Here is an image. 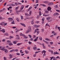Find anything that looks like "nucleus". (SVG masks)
Instances as JSON below:
<instances>
[{"instance_id": "obj_1", "label": "nucleus", "mask_w": 60, "mask_h": 60, "mask_svg": "<svg viewBox=\"0 0 60 60\" xmlns=\"http://www.w3.org/2000/svg\"><path fill=\"white\" fill-rule=\"evenodd\" d=\"M38 30H39V29L38 28H37L35 30V31L34 32V34H35V33H36L37 35H38V34H39V31H38Z\"/></svg>"}, {"instance_id": "obj_2", "label": "nucleus", "mask_w": 60, "mask_h": 60, "mask_svg": "<svg viewBox=\"0 0 60 60\" xmlns=\"http://www.w3.org/2000/svg\"><path fill=\"white\" fill-rule=\"evenodd\" d=\"M46 19L47 20L49 21V22H50L52 21V19H51V17H48L47 18H46Z\"/></svg>"}, {"instance_id": "obj_3", "label": "nucleus", "mask_w": 60, "mask_h": 60, "mask_svg": "<svg viewBox=\"0 0 60 60\" xmlns=\"http://www.w3.org/2000/svg\"><path fill=\"white\" fill-rule=\"evenodd\" d=\"M32 32V29H28L26 32V34H27V33H28L29 32Z\"/></svg>"}, {"instance_id": "obj_4", "label": "nucleus", "mask_w": 60, "mask_h": 60, "mask_svg": "<svg viewBox=\"0 0 60 60\" xmlns=\"http://www.w3.org/2000/svg\"><path fill=\"white\" fill-rule=\"evenodd\" d=\"M4 46H1L0 47V50L4 51Z\"/></svg>"}, {"instance_id": "obj_5", "label": "nucleus", "mask_w": 60, "mask_h": 60, "mask_svg": "<svg viewBox=\"0 0 60 60\" xmlns=\"http://www.w3.org/2000/svg\"><path fill=\"white\" fill-rule=\"evenodd\" d=\"M8 19L9 21H11V22L12 21H13V19L12 18H8Z\"/></svg>"}, {"instance_id": "obj_6", "label": "nucleus", "mask_w": 60, "mask_h": 60, "mask_svg": "<svg viewBox=\"0 0 60 60\" xmlns=\"http://www.w3.org/2000/svg\"><path fill=\"white\" fill-rule=\"evenodd\" d=\"M54 5V3L52 2L48 4L49 6H50V5Z\"/></svg>"}, {"instance_id": "obj_7", "label": "nucleus", "mask_w": 60, "mask_h": 60, "mask_svg": "<svg viewBox=\"0 0 60 60\" xmlns=\"http://www.w3.org/2000/svg\"><path fill=\"white\" fill-rule=\"evenodd\" d=\"M59 13H55L53 14V16H56V15H59Z\"/></svg>"}, {"instance_id": "obj_8", "label": "nucleus", "mask_w": 60, "mask_h": 60, "mask_svg": "<svg viewBox=\"0 0 60 60\" xmlns=\"http://www.w3.org/2000/svg\"><path fill=\"white\" fill-rule=\"evenodd\" d=\"M53 54L54 55H56V54L59 55V53H58L57 52H54L53 53Z\"/></svg>"}, {"instance_id": "obj_9", "label": "nucleus", "mask_w": 60, "mask_h": 60, "mask_svg": "<svg viewBox=\"0 0 60 60\" xmlns=\"http://www.w3.org/2000/svg\"><path fill=\"white\" fill-rule=\"evenodd\" d=\"M1 31L3 32V33H4L5 32V30L4 29H3L2 30H0V32H1Z\"/></svg>"}, {"instance_id": "obj_10", "label": "nucleus", "mask_w": 60, "mask_h": 60, "mask_svg": "<svg viewBox=\"0 0 60 60\" xmlns=\"http://www.w3.org/2000/svg\"><path fill=\"white\" fill-rule=\"evenodd\" d=\"M51 7H48L47 8V10L48 11H49L50 10H51Z\"/></svg>"}, {"instance_id": "obj_11", "label": "nucleus", "mask_w": 60, "mask_h": 60, "mask_svg": "<svg viewBox=\"0 0 60 60\" xmlns=\"http://www.w3.org/2000/svg\"><path fill=\"white\" fill-rule=\"evenodd\" d=\"M4 51H5V53H8V50H7V49H4Z\"/></svg>"}, {"instance_id": "obj_12", "label": "nucleus", "mask_w": 60, "mask_h": 60, "mask_svg": "<svg viewBox=\"0 0 60 60\" xmlns=\"http://www.w3.org/2000/svg\"><path fill=\"white\" fill-rule=\"evenodd\" d=\"M44 11H45V13H46L48 14V13H49V11H48L46 10V9H45L44 10Z\"/></svg>"}, {"instance_id": "obj_13", "label": "nucleus", "mask_w": 60, "mask_h": 60, "mask_svg": "<svg viewBox=\"0 0 60 60\" xmlns=\"http://www.w3.org/2000/svg\"><path fill=\"white\" fill-rule=\"evenodd\" d=\"M20 24L21 25H22V26H24V27H26V26L25 24L24 23H21Z\"/></svg>"}, {"instance_id": "obj_14", "label": "nucleus", "mask_w": 60, "mask_h": 60, "mask_svg": "<svg viewBox=\"0 0 60 60\" xmlns=\"http://www.w3.org/2000/svg\"><path fill=\"white\" fill-rule=\"evenodd\" d=\"M39 39L40 40V41H42V38L40 36L39 37Z\"/></svg>"}, {"instance_id": "obj_15", "label": "nucleus", "mask_w": 60, "mask_h": 60, "mask_svg": "<svg viewBox=\"0 0 60 60\" xmlns=\"http://www.w3.org/2000/svg\"><path fill=\"white\" fill-rule=\"evenodd\" d=\"M23 8H24V6L23 5L22 6H21V8L20 9V10L21 11L23 9Z\"/></svg>"}, {"instance_id": "obj_16", "label": "nucleus", "mask_w": 60, "mask_h": 60, "mask_svg": "<svg viewBox=\"0 0 60 60\" xmlns=\"http://www.w3.org/2000/svg\"><path fill=\"white\" fill-rule=\"evenodd\" d=\"M42 45L43 47V48H44V49H46V46H45V45H44V43H43L42 44Z\"/></svg>"}, {"instance_id": "obj_17", "label": "nucleus", "mask_w": 60, "mask_h": 60, "mask_svg": "<svg viewBox=\"0 0 60 60\" xmlns=\"http://www.w3.org/2000/svg\"><path fill=\"white\" fill-rule=\"evenodd\" d=\"M4 22H1L0 23V25L1 26H3V25H4Z\"/></svg>"}, {"instance_id": "obj_18", "label": "nucleus", "mask_w": 60, "mask_h": 60, "mask_svg": "<svg viewBox=\"0 0 60 60\" xmlns=\"http://www.w3.org/2000/svg\"><path fill=\"white\" fill-rule=\"evenodd\" d=\"M32 11H30V13H29V16H30V15H31V13H32Z\"/></svg>"}, {"instance_id": "obj_19", "label": "nucleus", "mask_w": 60, "mask_h": 60, "mask_svg": "<svg viewBox=\"0 0 60 60\" xmlns=\"http://www.w3.org/2000/svg\"><path fill=\"white\" fill-rule=\"evenodd\" d=\"M8 45L10 46H11V45H13V44H12V43H9V44Z\"/></svg>"}, {"instance_id": "obj_20", "label": "nucleus", "mask_w": 60, "mask_h": 60, "mask_svg": "<svg viewBox=\"0 0 60 60\" xmlns=\"http://www.w3.org/2000/svg\"><path fill=\"white\" fill-rule=\"evenodd\" d=\"M34 19H33L31 22V24L33 25V24H34Z\"/></svg>"}, {"instance_id": "obj_21", "label": "nucleus", "mask_w": 60, "mask_h": 60, "mask_svg": "<svg viewBox=\"0 0 60 60\" xmlns=\"http://www.w3.org/2000/svg\"><path fill=\"white\" fill-rule=\"evenodd\" d=\"M33 49H34V50H36V49H37V47H33Z\"/></svg>"}, {"instance_id": "obj_22", "label": "nucleus", "mask_w": 60, "mask_h": 60, "mask_svg": "<svg viewBox=\"0 0 60 60\" xmlns=\"http://www.w3.org/2000/svg\"><path fill=\"white\" fill-rule=\"evenodd\" d=\"M23 36L24 37V38H25V39L28 38V37L26 36L25 35H24Z\"/></svg>"}, {"instance_id": "obj_23", "label": "nucleus", "mask_w": 60, "mask_h": 60, "mask_svg": "<svg viewBox=\"0 0 60 60\" xmlns=\"http://www.w3.org/2000/svg\"><path fill=\"white\" fill-rule=\"evenodd\" d=\"M22 44V43H17V46H19V45H21V44Z\"/></svg>"}, {"instance_id": "obj_24", "label": "nucleus", "mask_w": 60, "mask_h": 60, "mask_svg": "<svg viewBox=\"0 0 60 60\" xmlns=\"http://www.w3.org/2000/svg\"><path fill=\"white\" fill-rule=\"evenodd\" d=\"M32 8V7H30L28 10V11H30V10H31V9Z\"/></svg>"}, {"instance_id": "obj_25", "label": "nucleus", "mask_w": 60, "mask_h": 60, "mask_svg": "<svg viewBox=\"0 0 60 60\" xmlns=\"http://www.w3.org/2000/svg\"><path fill=\"white\" fill-rule=\"evenodd\" d=\"M4 35H6V36H9V34H8L7 33H5L4 34Z\"/></svg>"}, {"instance_id": "obj_26", "label": "nucleus", "mask_w": 60, "mask_h": 60, "mask_svg": "<svg viewBox=\"0 0 60 60\" xmlns=\"http://www.w3.org/2000/svg\"><path fill=\"white\" fill-rule=\"evenodd\" d=\"M45 40H46L47 41H50V40L49 39V38H45Z\"/></svg>"}, {"instance_id": "obj_27", "label": "nucleus", "mask_w": 60, "mask_h": 60, "mask_svg": "<svg viewBox=\"0 0 60 60\" xmlns=\"http://www.w3.org/2000/svg\"><path fill=\"white\" fill-rule=\"evenodd\" d=\"M57 7H58V5H55L54 6V8H57Z\"/></svg>"}, {"instance_id": "obj_28", "label": "nucleus", "mask_w": 60, "mask_h": 60, "mask_svg": "<svg viewBox=\"0 0 60 60\" xmlns=\"http://www.w3.org/2000/svg\"><path fill=\"white\" fill-rule=\"evenodd\" d=\"M9 56H10L9 58H11L12 57V56L11 55V54H10Z\"/></svg>"}, {"instance_id": "obj_29", "label": "nucleus", "mask_w": 60, "mask_h": 60, "mask_svg": "<svg viewBox=\"0 0 60 60\" xmlns=\"http://www.w3.org/2000/svg\"><path fill=\"white\" fill-rule=\"evenodd\" d=\"M13 43L14 44H15L17 43V42L16 41H13Z\"/></svg>"}, {"instance_id": "obj_30", "label": "nucleus", "mask_w": 60, "mask_h": 60, "mask_svg": "<svg viewBox=\"0 0 60 60\" xmlns=\"http://www.w3.org/2000/svg\"><path fill=\"white\" fill-rule=\"evenodd\" d=\"M7 42L8 43H11V41L8 40L7 41Z\"/></svg>"}, {"instance_id": "obj_31", "label": "nucleus", "mask_w": 60, "mask_h": 60, "mask_svg": "<svg viewBox=\"0 0 60 60\" xmlns=\"http://www.w3.org/2000/svg\"><path fill=\"white\" fill-rule=\"evenodd\" d=\"M14 49H12V50H10L9 52H12L14 51Z\"/></svg>"}, {"instance_id": "obj_32", "label": "nucleus", "mask_w": 60, "mask_h": 60, "mask_svg": "<svg viewBox=\"0 0 60 60\" xmlns=\"http://www.w3.org/2000/svg\"><path fill=\"white\" fill-rule=\"evenodd\" d=\"M14 52H15V51H16V52H18V49H16L15 50H14Z\"/></svg>"}, {"instance_id": "obj_33", "label": "nucleus", "mask_w": 60, "mask_h": 60, "mask_svg": "<svg viewBox=\"0 0 60 60\" xmlns=\"http://www.w3.org/2000/svg\"><path fill=\"white\" fill-rule=\"evenodd\" d=\"M12 24H15V23L14 22V21H13L12 22H11Z\"/></svg>"}, {"instance_id": "obj_34", "label": "nucleus", "mask_w": 60, "mask_h": 60, "mask_svg": "<svg viewBox=\"0 0 60 60\" xmlns=\"http://www.w3.org/2000/svg\"><path fill=\"white\" fill-rule=\"evenodd\" d=\"M39 1L38 0H36V4H37V3H39V1Z\"/></svg>"}, {"instance_id": "obj_35", "label": "nucleus", "mask_w": 60, "mask_h": 60, "mask_svg": "<svg viewBox=\"0 0 60 60\" xmlns=\"http://www.w3.org/2000/svg\"><path fill=\"white\" fill-rule=\"evenodd\" d=\"M16 19L19 22V19L18 18H16Z\"/></svg>"}, {"instance_id": "obj_36", "label": "nucleus", "mask_w": 60, "mask_h": 60, "mask_svg": "<svg viewBox=\"0 0 60 60\" xmlns=\"http://www.w3.org/2000/svg\"><path fill=\"white\" fill-rule=\"evenodd\" d=\"M46 53V51H45V50H43V51L42 52V53Z\"/></svg>"}, {"instance_id": "obj_37", "label": "nucleus", "mask_w": 60, "mask_h": 60, "mask_svg": "<svg viewBox=\"0 0 60 60\" xmlns=\"http://www.w3.org/2000/svg\"><path fill=\"white\" fill-rule=\"evenodd\" d=\"M25 51L26 54H28V51L25 50Z\"/></svg>"}, {"instance_id": "obj_38", "label": "nucleus", "mask_w": 60, "mask_h": 60, "mask_svg": "<svg viewBox=\"0 0 60 60\" xmlns=\"http://www.w3.org/2000/svg\"><path fill=\"white\" fill-rule=\"evenodd\" d=\"M45 26H49V27H50V26L48 23L46 24Z\"/></svg>"}, {"instance_id": "obj_39", "label": "nucleus", "mask_w": 60, "mask_h": 60, "mask_svg": "<svg viewBox=\"0 0 60 60\" xmlns=\"http://www.w3.org/2000/svg\"><path fill=\"white\" fill-rule=\"evenodd\" d=\"M38 40H37V39L35 38V39H34V41H37Z\"/></svg>"}, {"instance_id": "obj_40", "label": "nucleus", "mask_w": 60, "mask_h": 60, "mask_svg": "<svg viewBox=\"0 0 60 60\" xmlns=\"http://www.w3.org/2000/svg\"><path fill=\"white\" fill-rule=\"evenodd\" d=\"M17 55H18V56H19L20 55V54L19 53L17 52L16 54Z\"/></svg>"}, {"instance_id": "obj_41", "label": "nucleus", "mask_w": 60, "mask_h": 60, "mask_svg": "<svg viewBox=\"0 0 60 60\" xmlns=\"http://www.w3.org/2000/svg\"><path fill=\"white\" fill-rule=\"evenodd\" d=\"M53 60H57L56 59H55V57H53Z\"/></svg>"}, {"instance_id": "obj_42", "label": "nucleus", "mask_w": 60, "mask_h": 60, "mask_svg": "<svg viewBox=\"0 0 60 60\" xmlns=\"http://www.w3.org/2000/svg\"><path fill=\"white\" fill-rule=\"evenodd\" d=\"M46 53H45L43 55V57H44V56H46Z\"/></svg>"}, {"instance_id": "obj_43", "label": "nucleus", "mask_w": 60, "mask_h": 60, "mask_svg": "<svg viewBox=\"0 0 60 60\" xmlns=\"http://www.w3.org/2000/svg\"><path fill=\"white\" fill-rule=\"evenodd\" d=\"M39 14L40 16H41V11H40L39 12Z\"/></svg>"}, {"instance_id": "obj_44", "label": "nucleus", "mask_w": 60, "mask_h": 60, "mask_svg": "<svg viewBox=\"0 0 60 60\" xmlns=\"http://www.w3.org/2000/svg\"><path fill=\"white\" fill-rule=\"evenodd\" d=\"M45 43H46V44H47L48 45H49V42H48L46 41H45Z\"/></svg>"}, {"instance_id": "obj_45", "label": "nucleus", "mask_w": 60, "mask_h": 60, "mask_svg": "<svg viewBox=\"0 0 60 60\" xmlns=\"http://www.w3.org/2000/svg\"><path fill=\"white\" fill-rule=\"evenodd\" d=\"M29 28L28 29H31V27L30 26H29L28 27Z\"/></svg>"}, {"instance_id": "obj_46", "label": "nucleus", "mask_w": 60, "mask_h": 60, "mask_svg": "<svg viewBox=\"0 0 60 60\" xmlns=\"http://www.w3.org/2000/svg\"><path fill=\"white\" fill-rule=\"evenodd\" d=\"M21 17L22 19H23V16L21 15Z\"/></svg>"}, {"instance_id": "obj_47", "label": "nucleus", "mask_w": 60, "mask_h": 60, "mask_svg": "<svg viewBox=\"0 0 60 60\" xmlns=\"http://www.w3.org/2000/svg\"><path fill=\"white\" fill-rule=\"evenodd\" d=\"M58 27V26H57V25L55 27V28L56 29H57V27Z\"/></svg>"}, {"instance_id": "obj_48", "label": "nucleus", "mask_w": 60, "mask_h": 60, "mask_svg": "<svg viewBox=\"0 0 60 60\" xmlns=\"http://www.w3.org/2000/svg\"><path fill=\"white\" fill-rule=\"evenodd\" d=\"M53 57H54V56L50 57V58H51L50 60H52V59H53Z\"/></svg>"}, {"instance_id": "obj_49", "label": "nucleus", "mask_w": 60, "mask_h": 60, "mask_svg": "<svg viewBox=\"0 0 60 60\" xmlns=\"http://www.w3.org/2000/svg\"><path fill=\"white\" fill-rule=\"evenodd\" d=\"M28 36H29L30 38H31L32 37V36L30 35H29V34L28 35Z\"/></svg>"}, {"instance_id": "obj_50", "label": "nucleus", "mask_w": 60, "mask_h": 60, "mask_svg": "<svg viewBox=\"0 0 60 60\" xmlns=\"http://www.w3.org/2000/svg\"><path fill=\"white\" fill-rule=\"evenodd\" d=\"M7 25V23H5L4 22V26H6Z\"/></svg>"}, {"instance_id": "obj_51", "label": "nucleus", "mask_w": 60, "mask_h": 60, "mask_svg": "<svg viewBox=\"0 0 60 60\" xmlns=\"http://www.w3.org/2000/svg\"><path fill=\"white\" fill-rule=\"evenodd\" d=\"M24 35L23 34H20V35H21V36H23Z\"/></svg>"}, {"instance_id": "obj_52", "label": "nucleus", "mask_w": 60, "mask_h": 60, "mask_svg": "<svg viewBox=\"0 0 60 60\" xmlns=\"http://www.w3.org/2000/svg\"><path fill=\"white\" fill-rule=\"evenodd\" d=\"M50 43L51 45H52V44H53V42H50Z\"/></svg>"}, {"instance_id": "obj_53", "label": "nucleus", "mask_w": 60, "mask_h": 60, "mask_svg": "<svg viewBox=\"0 0 60 60\" xmlns=\"http://www.w3.org/2000/svg\"><path fill=\"white\" fill-rule=\"evenodd\" d=\"M11 5L12 6H15V4H11Z\"/></svg>"}, {"instance_id": "obj_54", "label": "nucleus", "mask_w": 60, "mask_h": 60, "mask_svg": "<svg viewBox=\"0 0 60 60\" xmlns=\"http://www.w3.org/2000/svg\"><path fill=\"white\" fill-rule=\"evenodd\" d=\"M12 49V48H11V47H9V48H8V49Z\"/></svg>"}, {"instance_id": "obj_55", "label": "nucleus", "mask_w": 60, "mask_h": 60, "mask_svg": "<svg viewBox=\"0 0 60 60\" xmlns=\"http://www.w3.org/2000/svg\"><path fill=\"white\" fill-rule=\"evenodd\" d=\"M42 5L43 6H44V7H45L46 6V5L44 4H42V5Z\"/></svg>"}, {"instance_id": "obj_56", "label": "nucleus", "mask_w": 60, "mask_h": 60, "mask_svg": "<svg viewBox=\"0 0 60 60\" xmlns=\"http://www.w3.org/2000/svg\"><path fill=\"white\" fill-rule=\"evenodd\" d=\"M6 4H7V3L6 2L4 4V6H5Z\"/></svg>"}, {"instance_id": "obj_57", "label": "nucleus", "mask_w": 60, "mask_h": 60, "mask_svg": "<svg viewBox=\"0 0 60 60\" xmlns=\"http://www.w3.org/2000/svg\"><path fill=\"white\" fill-rule=\"evenodd\" d=\"M6 41V39H3L2 40V41Z\"/></svg>"}, {"instance_id": "obj_58", "label": "nucleus", "mask_w": 60, "mask_h": 60, "mask_svg": "<svg viewBox=\"0 0 60 60\" xmlns=\"http://www.w3.org/2000/svg\"><path fill=\"white\" fill-rule=\"evenodd\" d=\"M25 14L26 15H27V16H29V15L27 13H25Z\"/></svg>"}, {"instance_id": "obj_59", "label": "nucleus", "mask_w": 60, "mask_h": 60, "mask_svg": "<svg viewBox=\"0 0 60 60\" xmlns=\"http://www.w3.org/2000/svg\"><path fill=\"white\" fill-rule=\"evenodd\" d=\"M29 44H32V42L30 41H29L28 42Z\"/></svg>"}, {"instance_id": "obj_60", "label": "nucleus", "mask_w": 60, "mask_h": 60, "mask_svg": "<svg viewBox=\"0 0 60 60\" xmlns=\"http://www.w3.org/2000/svg\"><path fill=\"white\" fill-rule=\"evenodd\" d=\"M58 28L59 30V31H60V27H58Z\"/></svg>"}, {"instance_id": "obj_61", "label": "nucleus", "mask_w": 60, "mask_h": 60, "mask_svg": "<svg viewBox=\"0 0 60 60\" xmlns=\"http://www.w3.org/2000/svg\"><path fill=\"white\" fill-rule=\"evenodd\" d=\"M27 49L29 50H30V47H27Z\"/></svg>"}, {"instance_id": "obj_62", "label": "nucleus", "mask_w": 60, "mask_h": 60, "mask_svg": "<svg viewBox=\"0 0 60 60\" xmlns=\"http://www.w3.org/2000/svg\"><path fill=\"white\" fill-rule=\"evenodd\" d=\"M44 30L43 29H42L41 30V31L42 32H44Z\"/></svg>"}, {"instance_id": "obj_63", "label": "nucleus", "mask_w": 60, "mask_h": 60, "mask_svg": "<svg viewBox=\"0 0 60 60\" xmlns=\"http://www.w3.org/2000/svg\"><path fill=\"white\" fill-rule=\"evenodd\" d=\"M18 39H19V37H18V38H16V40H18Z\"/></svg>"}, {"instance_id": "obj_64", "label": "nucleus", "mask_w": 60, "mask_h": 60, "mask_svg": "<svg viewBox=\"0 0 60 60\" xmlns=\"http://www.w3.org/2000/svg\"><path fill=\"white\" fill-rule=\"evenodd\" d=\"M36 56V54H35L33 56H34V57H35V56Z\"/></svg>"}]
</instances>
